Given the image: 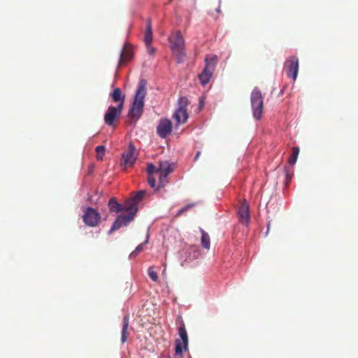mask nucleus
<instances>
[{
    "label": "nucleus",
    "mask_w": 358,
    "mask_h": 358,
    "mask_svg": "<svg viewBox=\"0 0 358 358\" xmlns=\"http://www.w3.org/2000/svg\"><path fill=\"white\" fill-rule=\"evenodd\" d=\"M148 82L145 79H141L135 92L134 99L128 111L129 123L135 125L143 113L145 97L147 94Z\"/></svg>",
    "instance_id": "1"
},
{
    "label": "nucleus",
    "mask_w": 358,
    "mask_h": 358,
    "mask_svg": "<svg viewBox=\"0 0 358 358\" xmlns=\"http://www.w3.org/2000/svg\"><path fill=\"white\" fill-rule=\"evenodd\" d=\"M264 99L261 91L255 87L250 94V105L254 119L259 121L262 119Z\"/></svg>",
    "instance_id": "2"
},
{
    "label": "nucleus",
    "mask_w": 358,
    "mask_h": 358,
    "mask_svg": "<svg viewBox=\"0 0 358 358\" xmlns=\"http://www.w3.org/2000/svg\"><path fill=\"white\" fill-rule=\"evenodd\" d=\"M217 61L218 57L215 54H208L205 56V66L203 69V87L208 84L212 78Z\"/></svg>",
    "instance_id": "3"
},
{
    "label": "nucleus",
    "mask_w": 358,
    "mask_h": 358,
    "mask_svg": "<svg viewBox=\"0 0 358 358\" xmlns=\"http://www.w3.org/2000/svg\"><path fill=\"white\" fill-rule=\"evenodd\" d=\"M178 336L180 340H176L175 343V358H182V351H187L188 348V336L184 322L182 321L178 327Z\"/></svg>",
    "instance_id": "4"
},
{
    "label": "nucleus",
    "mask_w": 358,
    "mask_h": 358,
    "mask_svg": "<svg viewBox=\"0 0 358 358\" xmlns=\"http://www.w3.org/2000/svg\"><path fill=\"white\" fill-rule=\"evenodd\" d=\"M122 110L121 105L109 106L103 117L105 124L109 127H114L115 122L120 117Z\"/></svg>",
    "instance_id": "5"
},
{
    "label": "nucleus",
    "mask_w": 358,
    "mask_h": 358,
    "mask_svg": "<svg viewBox=\"0 0 358 358\" xmlns=\"http://www.w3.org/2000/svg\"><path fill=\"white\" fill-rule=\"evenodd\" d=\"M101 220V215L98 210L91 206H88L84 210L83 221L89 227L97 226Z\"/></svg>",
    "instance_id": "6"
},
{
    "label": "nucleus",
    "mask_w": 358,
    "mask_h": 358,
    "mask_svg": "<svg viewBox=\"0 0 358 358\" xmlns=\"http://www.w3.org/2000/svg\"><path fill=\"white\" fill-rule=\"evenodd\" d=\"M284 69L287 76L295 80L298 76L299 71V59L295 55L288 57L284 64Z\"/></svg>",
    "instance_id": "7"
},
{
    "label": "nucleus",
    "mask_w": 358,
    "mask_h": 358,
    "mask_svg": "<svg viewBox=\"0 0 358 358\" xmlns=\"http://www.w3.org/2000/svg\"><path fill=\"white\" fill-rule=\"evenodd\" d=\"M133 220V213L126 215H118L113 222L108 234L110 235L113 231L118 230L121 227L128 226Z\"/></svg>",
    "instance_id": "8"
},
{
    "label": "nucleus",
    "mask_w": 358,
    "mask_h": 358,
    "mask_svg": "<svg viewBox=\"0 0 358 358\" xmlns=\"http://www.w3.org/2000/svg\"><path fill=\"white\" fill-rule=\"evenodd\" d=\"M172 123L169 119H162L157 127V134L162 138H166L172 131Z\"/></svg>",
    "instance_id": "9"
},
{
    "label": "nucleus",
    "mask_w": 358,
    "mask_h": 358,
    "mask_svg": "<svg viewBox=\"0 0 358 358\" xmlns=\"http://www.w3.org/2000/svg\"><path fill=\"white\" fill-rule=\"evenodd\" d=\"M135 151V146L132 143H130L127 150L122 154V157L124 160V166H131L135 164L136 160V159L134 157Z\"/></svg>",
    "instance_id": "10"
},
{
    "label": "nucleus",
    "mask_w": 358,
    "mask_h": 358,
    "mask_svg": "<svg viewBox=\"0 0 358 358\" xmlns=\"http://www.w3.org/2000/svg\"><path fill=\"white\" fill-rule=\"evenodd\" d=\"M171 48L173 52L184 50L185 41L180 31H178L171 40Z\"/></svg>",
    "instance_id": "11"
},
{
    "label": "nucleus",
    "mask_w": 358,
    "mask_h": 358,
    "mask_svg": "<svg viewBox=\"0 0 358 358\" xmlns=\"http://www.w3.org/2000/svg\"><path fill=\"white\" fill-rule=\"evenodd\" d=\"M179 107L173 113V118L178 123H184L187 120V113L185 105H182L181 99L179 100Z\"/></svg>",
    "instance_id": "12"
},
{
    "label": "nucleus",
    "mask_w": 358,
    "mask_h": 358,
    "mask_svg": "<svg viewBox=\"0 0 358 358\" xmlns=\"http://www.w3.org/2000/svg\"><path fill=\"white\" fill-rule=\"evenodd\" d=\"M134 53L132 50L130 48V45L127 42H126L124 44L122 48L121 49L118 65L120 66L123 63L124 59L129 60L132 59Z\"/></svg>",
    "instance_id": "13"
},
{
    "label": "nucleus",
    "mask_w": 358,
    "mask_h": 358,
    "mask_svg": "<svg viewBox=\"0 0 358 358\" xmlns=\"http://www.w3.org/2000/svg\"><path fill=\"white\" fill-rule=\"evenodd\" d=\"M110 97L113 102L117 103V105H121V107L124 108L125 95L122 93L120 88H115L110 94Z\"/></svg>",
    "instance_id": "14"
},
{
    "label": "nucleus",
    "mask_w": 358,
    "mask_h": 358,
    "mask_svg": "<svg viewBox=\"0 0 358 358\" xmlns=\"http://www.w3.org/2000/svg\"><path fill=\"white\" fill-rule=\"evenodd\" d=\"M238 215L240 222L244 224L245 226H248L250 222V212L248 206H242L238 211Z\"/></svg>",
    "instance_id": "15"
},
{
    "label": "nucleus",
    "mask_w": 358,
    "mask_h": 358,
    "mask_svg": "<svg viewBox=\"0 0 358 358\" xmlns=\"http://www.w3.org/2000/svg\"><path fill=\"white\" fill-rule=\"evenodd\" d=\"M124 206V212H128V214L133 213V218L134 219L138 210V206L133 202V200L130 198L125 201Z\"/></svg>",
    "instance_id": "16"
},
{
    "label": "nucleus",
    "mask_w": 358,
    "mask_h": 358,
    "mask_svg": "<svg viewBox=\"0 0 358 358\" xmlns=\"http://www.w3.org/2000/svg\"><path fill=\"white\" fill-rule=\"evenodd\" d=\"M173 171L171 164L167 161L161 162L158 167V171L162 175V178H167L169 173Z\"/></svg>",
    "instance_id": "17"
},
{
    "label": "nucleus",
    "mask_w": 358,
    "mask_h": 358,
    "mask_svg": "<svg viewBox=\"0 0 358 358\" xmlns=\"http://www.w3.org/2000/svg\"><path fill=\"white\" fill-rule=\"evenodd\" d=\"M108 206L110 212H124V206L120 203L115 197H112L109 199Z\"/></svg>",
    "instance_id": "18"
},
{
    "label": "nucleus",
    "mask_w": 358,
    "mask_h": 358,
    "mask_svg": "<svg viewBox=\"0 0 358 358\" xmlns=\"http://www.w3.org/2000/svg\"><path fill=\"white\" fill-rule=\"evenodd\" d=\"M153 36H152V21L150 18H148L146 20V29L145 34L144 37V42L145 45L151 44L152 42Z\"/></svg>",
    "instance_id": "19"
},
{
    "label": "nucleus",
    "mask_w": 358,
    "mask_h": 358,
    "mask_svg": "<svg viewBox=\"0 0 358 358\" xmlns=\"http://www.w3.org/2000/svg\"><path fill=\"white\" fill-rule=\"evenodd\" d=\"M129 315H125L123 318V324L121 332V341L124 343L127 339V329L129 327Z\"/></svg>",
    "instance_id": "20"
},
{
    "label": "nucleus",
    "mask_w": 358,
    "mask_h": 358,
    "mask_svg": "<svg viewBox=\"0 0 358 358\" xmlns=\"http://www.w3.org/2000/svg\"><path fill=\"white\" fill-rule=\"evenodd\" d=\"M148 238H149V234L148 233L147 234V237H146V239H145V242L139 244L135 248V250L130 253V255L129 256V258L130 259H134L138 255V253L141 252L143 250L144 245L148 242Z\"/></svg>",
    "instance_id": "21"
},
{
    "label": "nucleus",
    "mask_w": 358,
    "mask_h": 358,
    "mask_svg": "<svg viewBox=\"0 0 358 358\" xmlns=\"http://www.w3.org/2000/svg\"><path fill=\"white\" fill-rule=\"evenodd\" d=\"M147 192L145 190H139L136 192L131 199L133 200V202L135 203L137 206H138L139 203L142 201L143 198L146 194Z\"/></svg>",
    "instance_id": "22"
},
{
    "label": "nucleus",
    "mask_w": 358,
    "mask_h": 358,
    "mask_svg": "<svg viewBox=\"0 0 358 358\" xmlns=\"http://www.w3.org/2000/svg\"><path fill=\"white\" fill-rule=\"evenodd\" d=\"M299 153V147H294L292 152V155L290 158L289 159V164L290 165H294L296 162Z\"/></svg>",
    "instance_id": "23"
},
{
    "label": "nucleus",
    "mask_w": 358,
    "mask_h": 358,
    "mask_svg": "<svg viewBox=\"0 0 358 358\" xmlns=\"http://www.w3.org/2000/svg\"><path fill=\"white\" fill-rule=\"evenodd\" d=\"M210 246V236L203 230V248L209 250Z\"/></svg>",
    "instance_id": "24"
},
{
    "label": "nucleus",
    "mask_w": 358,
    "mask_h": 358,
    "mask_svg": "<svg viewBox=\"0 0 358 358\" xmlns=\"http://www.w3.org/2000/svg\"><path fill=\"white\" fill-rule=\"evenodd\" d=\"M195 203L187 204L186 206H185L184 207L181 208L180 210H178L176 216L179 217L180 215H182L185 213H186L187 211L189 210L195 206Z\"/></svg>",
    "instance_id": "25"
},
{
    "label": "nucleus",
    "mask_w": 358,
    "mask_h": 358,
    "mask_svg": "<svg viewBox=\"0 0 358 358\" xmlns=\"http://www.w3.org/2000/svg\"><path fill=\"white\" fill-rule=\"evenodd\" d=\"M173 53L176 55V61L178 63L181 64L184 62L185 57L184 50H182V51L173 52Z\"/></svg>",
    "instance_id": "26"
},
{
    "label": "nucleus",
    "mask_w": 358,
    "mask_h": 358,
    "mask_svg": "<svg viewBox=\"0 0 358 358\" xmlns=\"http://www.w3.org/2000/svg\"><path fill=\"white\" fill-rule=\"evenodd\" d=\"M95 150L97 153V158L99 159H102L103 155L105 154L106 152V148L104 145H98L96 147Z\"/></svg>",
    "instance_id": "27"
},
{
    "label": "nucleus",
    "mask_w": 358,
    "mask_h": 358,
    "mask_svg": "<svg viewBox=\"0 0 358 358\" xmlns=\"http://www.w3.org/2000/svg\"><path fill=\"white\" fill-rule=\"evenodd\" d=\"M147 172L149 176H151L155 173H158V168L152 163H149L147 166Z\"/></svg>",
    "instance_id": "28"
},
{
    "label": "nucleus",
    "mask_w": 358,
    "mask_h": 358,
    "mask_svg": "<svg viewBox=\"0 0 358 358\" xmlns=\"http://www.w3.org/2000/svg\"><path fill=\"white\" fill-rule=\"evenodd\" d=\"M148 275L149 277L153 280L154 282L157 281L158 280V275L157 273L153 270L152 266H150L148 270Z\"/></svg>",
    "instance_id": "29"
},
{
    "label": "nucleus",
    "mask_w": 358,
    "mask_h": 358,
    "mask_svg": "<svg viewBox=\"0 0 358 358\" xmlns=\"http://www.w3.org/2000/svg\"><path fill=\"white\" fill-rule=\"evenodd\" d=\"M148 182L151 188L154 189L155 192L158 191V189H157V185H156V180L155 178H153L152 176H148Z\"/></svg>",
    "instance_id": "30"
},
{
    "label": "nucleus",
    "mask_w": 358,
    "mask_h": 358,
    "mask_svg": "<svg viewBox=\"0 0 358 358\" xmlns=\"http://www.w3.org/2000/svg\"><path fill=\"white\" fill-rule=\"evenodd\" d=\"M167 182H168L167 178H162V175L159 174V183L157 185V189H158V190H159L160 188L165 187Z\"/></svg>",
    "instance_id": "31"
},
{
    "label": "nucleus",
    "mask_w": 358,
    "mask_h": 358,
    "mask_svg": "<svg viewBox=\"0 0 358 358\" xmlns=\"http://www.w3.org/2000/svg\"><path fill=\"white\" fill-rule=\"evenodd\" d=\"M147 48L148 52L150 55H153L156 52V48L152 47L151 44L145 45Z\"/></svg>",
    "instance_id": "32"
},
{
    "label": "nucleus",
    "mask_w": 358,
    "mask_h": 358,
    "mask_svg": "<svg viewBox=\"0 0 358 358\" xmlns=\"http://www.w3.org/2000/svg\"><path fill=\"white\" fill-rule=\"evenodd\" d=\"M192 250H193V258L198 259V257L200 255L199 252L195 251L194 249H192Z\"/></svg>",
    "instance_id": "33"
},
{
    "label": "nucleus",
    "mask_w": 358,
    "mask_h": 358,
    "mask_svg": "<svg viewBox=\"0 0 358 358\" xmlns=\"http://www.w3.org/2000/svg\"><path fill=\"white\" fill-rule=\"evenodd\" d=\"M286 184L287 185L291 180V178L287 171H286Z\"/></svg>",
    "instance_id": "34"
},
{
    "label": "nucleus",
    "mask_w": 358,
    "mask_h": 358,
    "mask_svg": "<svg viewBox=\"0 0 358 358\" xmlns=\"http://www.w3.org/2000/svg\"><path fill=\"white\" fill-rule=\"evenodd\" d=\"M198 109L201 110V96L198 97Z\"/></svg>",
    "instance_id": "35"
},
{
    "label": "nucleus",
    "mask_w": 358,
    "mask_h": 358,
    "mask_svg": "<svg viewBox=\"0 0 358 358\" xmlns=\"http://www.w3.org/2000/svg\"><path fill=\"white\" fill-rule=\"evenodd\" d=\"M200 155H201V151L200 150L197 151L196 155H195V156H194V161L198 160Z\"/></svg>",
    "instance_id": "36"
},
{
    "label": "nucleus",
    "mask_w": 358,
    "mask_h": 358,
    "mask_svg": "<svg viewBox=\"0 0 358 358\" xmlns=\"http://www.w3.org/2000/svg\"><path fill=\"white\" fill-rule=\"evenodd\" d=\"M197 78H198L199 81L201 83V78H202L201 73H198Z\"/></svg>",
    "instance_id": "37"
},
{
    "label": "nucleus",
    "mask_w": 358,
    "mask_h": 358,
    "mask_svg": "<svg viewBox=\"0 0 358 358\" xmlns=\"http://www.w3.org/2000/svg\"><path fill=\"white\" fill-rule=\"evenodd\" d=\"M270 224H271V223H270V222H268V224H267V230H266V236H267L268 234V231H269V228H270Z\"/></svg>",
    "instance_id": "38"
},
{
    "label": "nucleus",
    "mask_w": 358,
    "mask_h": 358,
    "mask_svg": "<svg viewBox=\"0 0 358 358\" xmlns=\"http://www.w3.org/2000/svg\"><path fill=\"white\" fill-rule=\"evenodd\" d=\"M216 12L217 13H220V6L218 8H216Z\"/></svg>",
    "instance_id": "39"
},
{
    "label": "nucleus",
    "mask_w": 358,
    "mask_h": 358,
    "mask_svg": "<svg viewBox=\"0 0 358 358\" xmlns=\"http://www.w3.org/2000/svg\"><path fill=\"white\" fill-rule=\"evenodd\" d=\"M162 273H163V274L166 273V268H164V269L163 270Z\"/></svg>",
    "instance_id": "40"
},
{
    "label": "nucleus",
    "mask_w": 358,
    "mask_h": 358,
    "mask_svg": "<svg viewBox=\"0 0 358 358\" xmlns=\"http://www.w3.org/2000/svg\"><path fill=\"white\" fill-rule=\"evenodd\" d=\"M202 104L203 106L204 105V97L203 96V102H202Z\"/></svg>",
    "instance_id": "41"
},
{
    "label": "nucleus",
    "mask_w": 358,
    "mask_h": 358,
    "mask_svg": "<svg viewBox=\"0 0 358 358\" xmlns=\"http://www.w3.org/2000/svg\"><path fill=\"white\" fill-rule=\"evenodd\" d=\"M168 358H170V357H168Z\"/></svg>",
    "instance_id": "42"
}]
</instances>
